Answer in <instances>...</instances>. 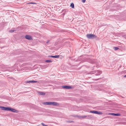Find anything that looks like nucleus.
<instances>
[{
  "mask_svg": "<svg viewBox=\"0 0 126 126\" xmlns=\"http://www.w3.org/2000/svg\"><path fill=\"white\" fill-rule=\"evenodd\" d=\"M43 104L45 105H52L56 106H58L60 105L59 103L55 102H44Z\"/></svg>",
  "mask_w": 126,
  "mask_h": 126,
  "instance_id": "2",
  "label": "nucleus"
},
{
  "mask_svg": "<svg viewBox=\"0 0 126 126\" xmlns=\"http://www.w3.org/2000/svg\"><path fill=\"white\" fill-rule=\"evenodd\" d=\"M37 94L38 95H45V93L44 92L40 91L38 92Z\"/></svg>",
  "mask_w": 126,
  "mask_h": 126,
  "instance_id": "8",
  "label": "nucleus"
},
{
  "mask_svg": "<svg viewBox=\"0 0 126 126\" xmlns=\"http://www.w3.org/2000/svg\"><path fill=\"white\" fill-rule=\"evenodd\" d=\"M49 40H48V41H47V43H49Z\"/></svg>",
  "mask_w": 126,
  "mask_h": 126,
  "instance_id": "19",
  "label": "nucleus"
},
{
  "mask_svg": "<svg viewBox=\"0 0 126 126\" xmlns=\"http://www.w3.org/2000/svg\"><path fill=\"white\" fill-rule=\"evenodd\" d=\"M16 31V30L14 29H12L10 30L9 32L10 33H12Z\"/></svg>",
  "mask_w": 126,
  "mask_h": 126,
  "instance_id": "10",
  "label": "nucleus"
},
{
  "mask_svg": "<svg viewBox=\"0 0 126 126\" xmlns=\"http://www.w3.org/2000/svg\"><path fill=\"white\" fill-rule=\"evenodd\" d=\"M74 116L80 119L85 118L87 117V116L86 115H83L81 116L75 115Z\"/></svg>",
  "mask_w": 126,
  "mask_h": 126,
  "instance_id": "7",
  "label": "nucleus"
},
{
  "mask_svg": "<svg viewBox=\"0 0 126 126\" xmlns=\"http://www.w3.org/2000/svg\"><path fill=\"white\" fill-rule=\"evenodd\" d=\"M36 82V81H27V83H34Z\"/></svg>",
  "mask_w": 126,
  "mask_h": 126,
  "instance_id": "11",
  "label": "nucleus"
},
{
  "mask_svg": "<svg viewBox=\"0 0 126 126\" xmlns=\"http://www.w3.org/2000/svg\"><path fill=\"white\" fill-rule=\"evenodd\" d=\"M73 122V121H71L70 122V123H72V122Z\"/></svg>",
  "mask_w": 126,
  "mask_h": 126,
  "instance_id": "20",
  "label": "nucleus"
},
{
  "mask_svg": "<svg viewBox=\"0 0 126 126\" xmlns=\"http://www.w3.org/2000/svg\"><path fill=\"white\" fill-rule=\"evenodd\" d=\"M0 108L2 110L11 111L14 113H18L19 112L18 110L10 107H4L0 106Z\"/></svg>",
  "mask_w": 126,
  "mask_h": 126,
  "instance_id": "1",
  "label": "nucleus"
},
{
  "mask_svg": "<svg viewBox=\"0 0 126 126\" xmlns=\"http://www.w3.org/2000/svg\"><path fill=\"white\" fill-rule=\"evenodd\" d=\"M124 77H126V75H125L124 76Z\"/></svg>",
  "mask_w": 126,
  "mask_h": 126,
  "instance_id": "21",
  "label": "nucleus"
},
{
  "mask_svg": "<svg viewBox=\"0 0 126 126\" xmlns=\"http://www.w3.org/2000/svg\"><path fill=\"white\" fill-rule=\"evenodd\" d=\"M62 87L63 89H71L73 88L72 86L67 85H63L62 86Z\"/></svg>",
  "mask_w": 126,
  "mask_h": 126,
  "instance_id": "5",
  "label": "nucleus"
},
{
  "mask_svg": "<svg viewBox=\"0 0 126 126\" xmlns=\"http://www.w3.org/2000/svg\"><path fill=\"white\" fill-rule=\"evenodd\" d=\"M90 112L100 115H101L103 114V113L102 112L96 110L91 111H90Z\"/></svg>",
  "mask_w": 126,
  "mask_h": 126,
  "instance_id": "4",
  "label": "nucleus"
},
{
  "mask_svg": "<svg viewBox=\"0 0 126 126\" xmlns=\"http://www.w3.org/2000/svg\"><path fill=\"white\" fill-rule=\"evenodd\" d=\"M110 115H112L115 116H119L121 115L119 114H115L113 113H110L109 114Z\"/></svg>",
  "mask_w": 126,
  "mask_h": 126,
  "instance_id": "9",
  "label": "nucleus"
},
{
  "mask_svg": "<svg viewBox=\"0 0 126 126\" xmlns=\"http://www.w3.org/2000/svg\"><path fill=\"white\" fill-rule=\"evenodd\" d=\"M59 55H55L54 56V58H59Z\"/></svg>",
  "mask_w": 126,
  "mask_h": 126,
  "instance_id": "14",
  "label": "nucleus"
},
{
  "mask_svg": "<svg viewBox=\"0 0 126 126\" xmlns=\"http://www.w3.org/2000/svg\"><path fill=\"white\" fill-rule=\"evenodd\" d=\"M45 62L47 63H52V61L50 60H46L45 61Z\"/></svg>",
  "mask_w": 126,
  "mask_h": 126,
  "instance_id": "12",
  "label": "nucleus"
},
{
  "mask_svg": "<svg viewBox=\"0 0 126 126\" xmlns=\"http://www.w3.org/2000/svg\"><path fill=\"white\" fill-rule=\"evenodd\" d=\"M86 37L87 38L89 39H94L95 38L97 37L95 35L92 34H87L86 35Z\"/></svg>",
  "mask_w": 126,
  "mask_h": 126,
  "instance_id": "3",
  "label": "nucleus"
},
{
  "mask_svg": "<svg viewBox=\"0 0 126 126\" xmlns=\"http://www.w3.org/2000/svg\"><path fill=\"white\" fill-rule=\"evenodd\" d=\"M118 48L117 47H114L113 48V49L115 50H117Z\"/></svg>",
  "mask_w": 126,
  "mask_h": 126,
  "instance_id": "15",
  "label": "nucleus"
},
{
  "mask_svg": "<svg viewBox=\"0 0 126 126\" xmlns=\"http://www.w3.org/2000/svg\"><path fill=\"white\" fill-rule=\"evenodd\" d=\"M41 124L43 126H48L45 125L43 123H42Z\"/></svg>",
  "mask_w": 126,
  "mask_h": 126,
  "instance_id": "16",
  "label": "nucleus"
},
{
  "mask_svg": "<svg viewBox=\"0 0 126 126\" xmlns=\"http://www.w3.org/2000/svg\"><path fill=\"white\" fill-rule=\"evenodd\" d=\"M25 37L26 39L29 40H31L33 39L32 36L30 35H26L25 36Z\"/></svg>",
  "mask_w": 126,
  "mask_h": 126,
  "instance_id": "6",
  "label": "nucleus"
},
{
  "mask_svg": "<svg viewBox=\"0 0 126 126\" xmlns=\"http://www.w3.org/2000/svg\"><path fill=\"white\" fill-rule=\"evenodd\" d=\"M70 6L72 8H74V4L72 3H71L70 5Z\"/></svg>",
  "mask_w": 126,
  "mask_h": 126,
  "instance_id": "13",
  "label": "nucleus"
},
{
  "mask_svg": "<svg viewBox=\"0 0 126 126\" xmlns=\"http://www.w3.org/2000/svg\"><path fill=\"white\" fill-rule=\"evenodd\" d=\"M54 56L51 55L48 56V57H50L54 58Z\"/></svg>",
  "mask_w": 126,
  "mask_h": 126,
  "instance_id": "18",
  "label": "nucleus"
},
{
  "mask_svg": "<svg viewBox=\"0 0 126 126\" xmlns=\"http://www.w3.org/2000/svg\"><path fill=\"white\" fill-rule=\"evenodd\" d=\"M86 1V0H82V1L83 3H84Z\"/></svg>",
  "mask_w": 126,
  "mask_h": 126,
  "instance_id": "17",
  "label": "nucleus"
}]
</instances>
